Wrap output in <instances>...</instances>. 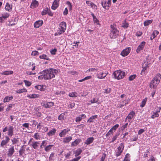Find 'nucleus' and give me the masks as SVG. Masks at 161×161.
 <instances>
[{
  "label": "nucleus",
  "instance_id": "nucleus-1",
  "mask_svg": "<svg viewBox=\"0 0 161 161\" xmlns=\"http://www.w3.org/2000/svg\"><path fill=\"white\" fill-rule=\"evenodd\" d=\"M45 75V80H50L54 78L55 75L58 73V70L55 69L50 68L43 71Z\"/></svg>",
  "mask_w": 161,
  "mask_h": 161
},
{
  "label": "nucleus",
  "instance_id": "nucleus-2",
  "mask_svg": "<svg viewBox=\"0 0 161 161\" xmlns=\"http://www.w3.org/2000/svg\"><path fill=\"white\" fill-rule=\"evenodd\" d=\"M161 79V75L157 74L155 77L151 80L149 86L150 88L156 89L158 84L159 83Z\"/></svg>",
  "mask_w": 161,
  "mask_h": 161
},
{
  "label": "nucleus",
  "instance_id": "nucleus-3",
  "mask_svg": "<svg viewBox=\"0 0 161 161\" xmlns=\"http://www.w3.org/2000/svg\"><path fill=\"white\" fill-rule=\"evenodd\" d=\"M66 28V24L64 22H62L60 23L59 27L57 32L55 33V36H59L63 33Z\"/></svg>",
  "mask_w": 161,
  "mask_h": 161
},
{
  "label": "nucleus",
  "instance_id": "nucleus-4",
  "mask_svg": "<svg viewBox=\"0 0 161 161\" xmlns=\"http://www.w3.org/2000/svg\"><path fill=\"white\" fill-rule=\"evenodd\" d=\"M114 78L119 80L123 78L125 75V73L123 71L118 70L115 71L113 74Z\"/></svg>",
  "mask_w": 161,
  "mask_h": 161
},
{
  "label": "nucleus",
  "instance_id": "nucleus-5",
  "mask_svg": "<svg viewBox=\"0 0 161 161\" xmlns=\"http://www.w3.org/2000/svg\"><path fill=\"white\" fill-rule=\"evenodd\" d=\"M111 30L110 33V36L111 38H115L119 34V31L114 25H111Z\"/></svg>",
  "mask_w": 161,
  "mask_h": 161
},
{
  "label": "nucleus",
  "instance_id": "nucleus-6",
  "mask_svg": "<svg viewBox=\"0 0 161 161\" xmlns=\"http://www.w3.org/2000/svg\"><path fill=\"white\" fill-rule=\"evenodd\" d=\"M161 108L160 107H156L154 110L151 113V118L152 119H154L156 117H158L159 115L158 113L160 112Z\"/></svg>",
  "mask_w": 161,
  "mask_h": 161
},
{
  "label": "nucleus",
  "instance_id": "nucleus-7",
  "mask_svg": "<svg viewBox=\"0 0 161 161\" xmlns=\"http://www.w3.org/2000/svg\"><path fill=\"white\" fill-rule=\"evenodd\" d=\"M124 148V145L122 143H121L117 148V151L115 152V154L116 156L118 157L121 154L123 151Z\"/></svg>",
  "mask_w": 161,
  "mask_h": 161
},
{
  "label": "nucleus",
  "instance_id": "nucleus-8",
  "mask_svg": "<svg viewBox=\"0 0 161 161\" xmlns=\"http://www.w3.org/2000/svg\"><path fill=\"white\" fill-rule=\"evenodd\" d=\"M111 1L110 0L103 1L102 2V5L103 8L105 9H108L110 5Z\"/></svg>",
  "mask_w": 161,
  "mask_h": 161
},
{
  "label": "nucleus",
  "instance_id": "nucleus-9",
  "mask_svg": "<svg viewBox=\"0 0 161 161\" xmlns=\"http://www.w3.org/2000/svg\"><path fill=\"white\" fill-rule=\"evenodd\" d=\"M131 50V48L128 47L123 50L121 53V55L122 56L125 57L127 56Z\"/></svg>",
  "mask_w": 161,
  "mask_h": 161
},
{
  "label": "nucleus",
  "instance_id": "nucleus-10",
  "mask_svg": "<svg viewBox=\"0 0 161 161\" xmlns=\"http://www.w3.org/2000/svg\"><path fill=\"white\" fill-rule=\"evenodd\" d=\"M145 44L146 42H145L143 41L141 42L138 47L136 49V51L138 53H140L141 51L143 50Z\"/></svg>",
  "mask_w": 161,
  "mask_h": 161
},
{
  "label": "nucleus",
  "instance_id": "nucleus-11",
  "mask_svg": "<svg viewBox=\"0 0 161 161\" xmlns=\"http://www.w3.org/2000/svg\"><path fill=\"white\" fill-rule=\"evenodd\" d=\"M36 89L41 91H44L47 89V86L45 85H41L36 86H35Z\"/></svg>",
  "mask_w": 161,
  "mask_h": 161
},
{
  "label": "nucleus",
  "instance_id": "nucleus-12",
  "mask_svg": "<svg viewBox=\"0 0 161 161\" xmlns=\"http://www.w3.org/2000/svg\"><path fill=\"white\" fill-rule=\"evenodd\" d=\"M14 128L12 126H10L8 128L7 135L9 136H12L14 135Z\"/></svg>",
  "mask_w": 161,
  "mask_h": 161
},
{
  "label": "nucleus",
  "instance_id": "nucleus-13",
  "mask_svg": "<svg viewBox=\"0 0 161 161\" xmlns=\"http://www.w3.org/2000/svg\"><path fill=\"white\" fill-rule=\"evenodd\" d=\"M135 113L133 111H131L128 115L126 118L125 121L128 120V122H130L132 119L135 116Z\"/></svg>",
  "mask_w": 161,
  "mask_h": 161
},
{
  "label": "nucleus",
  "instance_id": "nucleus-14",
  "mask_svg": "<svg viewBox=\"0 0 161 161\" xmlns=\"http://www.w3.org/2000/svg\"><path fill=\"white\" fill-rule=\"evenodd\" d=\"M107 75V73L104 72L97 73V78L99 79H103L105 78Z\"/></svg>",
  "mask_w": 161,
  "mask_h": 161
},
{
  "label": "nucleus",
  "instance_id": "nucleus-15",
  "mask_svg": "<svg viewBox=\"0 0 161 161\" xmlns=\"http://www.w3.org/2000/svg\"><path fill=\"white\" fill-rule=\"evenodd\" d=\"M59 0H55L52 4L51 8L53 10H55L58 6Z\"/></svg>",
  "mask_w": 161,
  "mask_h": 161
},
{
  "label": "nucleus",
  "instance_id": "nucleus-16",
  "mask_svg": "<svg viewBox=\"0 0 161 161\" xmlns=\"http://www.w3.org/2000/svg\"><path fill=\"white\" fill-rule=\"evenodd\" d=\"M5 139L4 140H3L1 143V146H3L7 144L10 140V139L8 136H5Z\"/></svg>",
  "mask_w": 161,
  "mask_h": 161
},
{
  "label": "nucleus",
  "instance_id": "nucleus-17",
  "mask_svg": "<svg viewBox=\"0 0 161 161\" xmlns=\"http://www.w3.org/2000/svg\"><path fill=\"white\" fill-rule=\"evenodd\" d=\"M129 100V99H127L126 98H125V99L122 101V104H119L118 105V107L121 108L124 106L126 105L127 104H128Z\"/></svg>",
  "mask_w": 161,
  "mask_h": 161
},
{
  "label": "nucleus",
  "instance_id": "nucleus-18",
  "mask_svg": "<svg viewBox=\"0 0 161 161\" xmlns=\"http://www.w3.org/2000/svg\"><path fill=\"white\" fill-rule=\"evenodd\" d=\"M43 24V21L42 20H39L36 21L34 24V26L36 28H38L41 26Z\"/></svg>",
  "mask_w": 161,
  "mask_h": 161
},
{
  "label": "nucleus",
  "instance_id": "nucleus-19",
  "mask_svg": "<svg viewBox=\"0 0 161 161\" xmlns=\"http://www.w3.org/2000/svg\"><path fill=\"white\" fill-rule=\"evenodd\" d=\"M38 5V2L36 0H33L31 3L30 7L32 8H35Z\"/></svg>",
  "mask_w": 161,
  "mask_h": 161
},
{
  "label": "nucleus",
  "instance_id": "nucleus-20",
  "mask_svg": "<svg viewBox=\"0 0 161 161\" xmlns=\"http://www.w3.org/2000/svg\"><path fill=\"white\" fill-rule=\"evenodd\" d=\"M14 152V146L11 147L9 148L8 151L7 155L9 157H11L13 154Z\"/></svg>",
  "mask_w": 161,
  "mask_h": 161
},
{
  "label": "nucleus",
  "instance_id": "nucleus-21",
  "mask_svg": "<svg viewBox=\"0 0 161 161\" xmlns=\"http://www.w3.org/2000/svg\"><path fill=\"white\" fill-rule=\"evenodd\" d=\"M40 96L39 94H28L27 95V97L30 98H38Z\"/></svg>",
  "mask_w": 161,
  "mask_h": 161
},
{
  "label": "nucleus",
  "instance_id": "nucleus-22",
  "mask_svg": "<svg viewBox=\"0 0 161 161\" xmlns=\"http://www.w3.org/2000/svg\"><path fill=\"white\" fill-rule=\"evenodd\" d=\"M70 130L69 129H65L62 130L61 132L59 133V136L61 137H63L65 135H66Z\"/></svg>",
  "mask_w": 161,
  "mask_h": 161
},
{
  "label": "nucleus",
  "instance_id": "nucleus-23",
  "mask_svg": "<svg viewBox=\"0 0 161 161\" xmlns=\"http://www.w3.org/2000/svg\"><path fill=\"white\" fill-rule=\"evenodd\" d=\"M86 118V115L84 114H82L80 115L79 116L76 117L75 121L76 122H78L80 121L82 119H85Z\"/></svg>",
  "mask_w": 161,
  "mask_h": 161
},
{
  "label": "nucleus",
  "instance_id": "nucleus-24",
  "mask_svg": "<svg viewBox=\"0 0 161 161\" xmlns=\"http://www.w3.org/2000/svg\"><path fill=\"white\" fill-rule=\"evenodd\" d=\"M54 103L53 102H47L43 105V106L45 108H49L53 106L54 105Z\"/></svg>",
  "mask_w": 161,
  "mask_h": 161
},
{
  "label": "nucleus",
  "instance_id": "nucleus-25",
  "mask_svg": "<svg viewBox=\"0 0 161 161\" xmlns=\"http://www.w3.org/2000/svg\"><path fill=\"white\" fill-rule=\"evenodd\" d=\"M94 140V139L93 137L88 138L85 142V144L87 145H89L93 142Z\"/></svg>",
  "mask_w": 161,
  "mask_h": 161
},
{
  "label": "nucleus",
  "instance_id": "nucleus-26",
  "mask_svg": "<svg viewBox=\"0 0 161 161\" xmlns=\"http://www.w3.org/2000/svg\"><path fill=\"white\" fill-rule=\"evenodd\" d=\"M81 140L80 139H76L74 141L71 143L72 146H77L80 142Z\"/></svg>",
  "mask_w": 161,
  "mask_h": 161
},
{
  "label": "nucleus",
  "instance_id": "nucleus-27",
  "mask_svg": "<svg viewBox=\"0 0 161 161\" xmlns=\"http://www.w3.org/2000/svg\"><path fill=\"white\" fill-rule=\"evenodd\" d=\"M72 139V137L71 136L66 137L63 138V142L64 143L69 142Z\"/></svg>",
  "mask_w": 161,
  "mask_h": 161
},
{
  "label": "nucleus",
  "instance_id": "nucleus-28",
  "mask_svg": "<svg viewBox=\"0 0 161 161\" xmlns=\"http://www.w3.org/2000/svg\"><path fill=\"white\" fill-rule=\"evenodd\" d=\"M159 33V32L156 30L154 31L152 34L150 39L152 40Z\"/></svg>",
  "mask_w": 161,
  "mask_h": 161
},
{
  "label": "nucleus",
  "instance_id": "nucleus-29",
  "mask_svg": "<svg viewBox=\"0 0 161 161\" xmlns=\"http://www.w3.org/2000/svg\"><path fill=\"white\" fill-rule=\"evenodd\" d=\"M13 73V72L12 70L6 71L1 73V74L2 75H12Z\"/></svg>",
  "mask_w": 161,
  "mask_h": 161
},
{
  "label": "nucleus",
  "instance_id": "nucleus-30",
  "mask_svg": "<svg viewBox=\"0 0 161 161\" xmlns=\"http://www.w3.org/2000/svg\"><path fill=\"white\" fill-rule=\"evenodd\" d=\"M39 145V143L37 142H34L32 143L31 146L35 149H37Z\"/></svg>",
  "mask_w": 161,
  "mask_h": 161
},
{
  "label": "nucleus",
  "instance_id": "nucleus-31",
  "mask_svg": "<svg viewBox=\"0 0 161 161\" xmlns=\"http://www.w3.org/2000/svg\"><path fill=\"white\" fill-rule=\"evenodd\" d=\"M56 131V130L55 129L53 128L49 131V132L47 133V135L49 136H51L54 135Z\"/></svg>",
  "mask_w": 161,
  "mask_h": 161
},
{
  "label": "nucleus",
  "instance_id": "nucleus-32",
  "mask_svg": "<svg viewBox=\"0 0 161 161\" xmlns=\"http://www.w3.org/2000/svg\"><path fill=\"white\" fill-rule=\"evenodd\" d=\"M97 117V115L92 116L88 120L87 122L89 123L93 122V119H95Z\"/></svg>",
  "mask_w": 161,
  "mask_h": 161
},
{
  "label": "nucleus",
  "instance_id": "nucleus-33",
  "mask_svg": "<svg viewBox=\"0 0 161 161\" xmlns=\"http://www.w3.org/2000/svg\"><path fill=\"white\" fill-rule=\"evenodd\" d=\"M98 100L99 99L97 97L93 98L90 101L91 103H88V105H90L91 103H97L98 101Z\"/></svg>",
  "mask_w": 161,
  "mask_h": 161
},
{
  "label": "nucleus",
  "instance_id": "nucleus-34",
  "mask_svg": "<svg viewBox=\"0 0 161 161\" xmlns=\"http://www.w3.org/2000/svg\"><path fill=\"white\" fill-rule=\"evenodd\" d=\"M91 15L93 17L94 22L97 25H99L98 20L97 19L96 17L94 16L93 13H91Z\"/></svg>",
  "mask_w": 161,
  "mask_h": 161
},
{
  "label": "nucleus",
  "instance_id": "nucleus-35",
  "mask_svg": "<svg viewBox=\"0 0 161 161\" xmlns=\"http://www.w3.org/2000/svg\"><path fill=\"white\" fill-rule=\"evenodd\" d=\"M13 98L12 96L10 97L7 96L5 97L3 99V102L6 103L9 102L10 100H12Z\"/></svg>",
  "mask_w": 161,
  "mask_h": 161
},
{
  "label": "nucleus",
  "instance_id": "nucleus-36",
  "mask_svg": "<svg viewBox=\"0 0 161 161\" xmlns=\"http://www.w3.org/2000/svg\"><path fill=\"white\" fill-rule=\"evenodd\" d=\"M5 9L6 10L10 11L12 9V7L8 3H7L6 5Z\"/></svg>",
  "mask_w": 161,
  "mask_h": 161
},
{
  "label": "nucleus",
  "instance_id": "nucleus-37",
  "mask_svg": "<svg viewBox=\"0 0 161 161\" xmlns=\"http://www.w3.org/2000/svg\"><path fill=\"white\" fill-rule=\"evenodd\" d=\"M27 90L25 88H23L22 89H19L16 91V92L17 93H21L24 92H27Z\"/></svg>",
  "mask_w": 161,
  "mask_h": 161
},
{
  "label": "nucleus",
  "instance_id": "nucleus-38",
  "mask_svg": "<svg viewBox=\"0 0 161 161\" xmlns=\"http://www.w3.org/2000/svg\"><path fill=\"white\" fill-rule=\"evenodd\" d=\"M78 95L77 93L75 92H73L71 93H70L69 94V96L70 97H76Z\"/></svg>",
  "mask_w": 161,
  "mask_h": 161
},
{
  "label": "nucleus",
  "instance_id": "nucleus-39",
  "mask_svg": "<svg viewBox=\"0 0 161 161\" xmlns=\"http://www.w3.org/2000/svg\"><path fill=\"white\" fill-rule=\"evenodd\" d=\"M39 74H42L41 75H40L38 77V79L39 80H42L43 79L45 80V76L44 72L42 71V73H40Z\"/></svg>",
  "mask_w": 161,
  "mask_h": 161
},
{
  "label": "nucleus",
  "instance_id": "nucleus-40",
  "mask_svg": "<svg viewBox=\"0 0 161 161\" xmlns=\"http://www.w3.org/2000/svg\"><path fill=\"white\" fill-rule=\"evenodd\" d=\"M82 150L80 149H79L78 150H76L74 153L75 154V157H77V156L79 155L81 153Z\"/></svg>",
  "mask_w": 161,
  "mask_h": 161
},
{
  "label": "nucleus",
  "instance_id": "nucleus-41",
  "mask_svg": "<svg viewBox=\"0 0 161 161\" xmlns=\"http://www.w3.org/2000/svg\"><path fill=\"white\" fill-rule=\"evenodd\" d=\"M130 155L129 153H127L125 156L123 161H130Z\"/></svg>",
  "mask_w": 161,
  "mask_h": 161
},
{
  "label": "nucleus",
  "instance_id": "nucleus-42",
  "mask_svg": "<svg viewBox=\"0 0 161 161\" xmlns=\"http://www.w3.org/2000/svg\"><path fill=\"white\" fill-rule=\"evenodd\" d=\"M53 146V145H49L48 146L46 147L45 148V150L46 152H49L50 150L52 148V147Z\"/></svg>",
  "mask_w": 161,
  "mask_h": 161
},
{
  "label": "nucleus",
  "instance_id": "nucleus-43",
  "mask_svg": "<svg viewBox=\"0 0 161 161\" xmlns=\"http://www.w3.org/2000/svg\"><path fill=\"white\" fill-rule=\"evenodd\" d=\"M152 22V20H146L144 22L145 26H147Z\"/></svg>",
  "mask_w": 161,
  "mask_h": 161
},
{
  "label": "nucleus",
  "instance_id": "nucleus-44",
  "mask_svg": "<svg viewBox=\"0 0 161 161\" xmlns=\"http://www.w3.org/2000/svg\"><path fill=\"white\" fill-rule=\"evenodd\" d=\"M39 58L42 59H46L47 60H50V59L49 58L47 57L46 55L45 54H43L42 55H40L39 56Z\"/></svg>",
  "mask_w": 161,
  "mask_h": 161
},
{
  "label": "nucleus",
  "instance_id": "nucleus-45",
  "mask_svg": "<svg viewBox=\"0 0 161 161\" xmlns=\"http://www.w3.org/2000/svg\"><path fill=\"white\" fill-rule=\"evenodd\" d=\"M129 26L128 23L126 22L125 20L124 22H123L122 24V27H123L125 28H127Z\"/></svg>",
  "mask_w": 161,
  "mask_h": 161
},
{
  "label": "nucleus",
  "instance_id": "nucleus-46",
  "mask_svg": "<svg viewBox=\"0 0 161 161\" xmlns=\"http://www.w3.org/2000/svg\"><path fill=\"white\" fill-rule=\"evenodd\" d=\"M55 153H51L49 157V160L50 161H53Z\"/></svg>",
  "mask_w": 161,
  "mask_h": 161
},
{
  "label": "nucleus",
  "instance_id": "nucleus-47",
  "mask_svg": "<svg viewBox=\"0 0 161 161\" xmlns=\"http://www.w3.org/2000/svg\"><path fill=\"white\" fill-rule=\"evenodd\" d=\"M148 67V65H145L144 64H143L142 68H143L142 72L141 73V74H142L143 72L146 70L147 68Z\"/></svg>",
  "mask_w": 161,
  "mask_h": 161
},
{
  "label": "nucleus",
  "instance_id": "nucleus-48",
  "mask_svg": "<svg viewBox=\"0 0 161 161\" xmlns=\"http://www.w3.org/2000/svg\"><path fill=\"white\" fill-rule=\"evenodd\" d=\"M147 101V98H145V99H144L142 102V103L140 105V106L142 107H144Z\"/></svg>",
  "mask_w": 161,
  "mask_h": 161
},
{
  "label": "nucleus",
  "instance_id": "nucleus-49",
  "mask_svg": "<svg viewBox=\"0 0 161 161\" xmlns=\"http://www.w3.org/2000/svg\"><path fill=\"white\" fill-rule=\"evenodd\" d=\"M9 16V14L8 13H5L2 15V17L5 20Z\"/></svg>",
  "mask_w": 161,
  "mask_h": 161
},
{
  "label": "nucleus",
  "instance_id": "nucleus-50",
  "mask_svg": "<svg viewBox=\"0 0 161 161\" xmlns=\"http://www.w3.org/2000/svg\"><path fill=\"white\" fill-rule=\"evenodd\" d=\"M119 125L118 124H116L114 125L110 130L114 132V131H115L116 129L119 127Z\"/></svg>",
  "mask_w": 161,
  "mask_h": 161
},
{
  "label": "nucleus",
  "instance_id": "nucleus-51",
  "mask_svg": "<svg viewBox=\"0 0 161 161\" xmlns=\"http://www.w3.org/2000/svg\"><path fill=\"white\" fill-rule=\"evenodd\" d=\"M97 69L95 68H90L89 69L87 70L86 71V72H94L96 71H97Z\"/></svg>",
  "mask_w": 161,
  "mask_h": 161
},
{
  "label": "nucleus",
  "instance_id": "nucleus-52",
  "mask_svg": "<svg viewBox=\"0 0 161 161\" xmlns=\"http://www.w3.org/2000/svg\"><path fill=\"white\" fill-rule=\"evenodd\" d=\"M111 88H107L106 89L104 90V92L106 94H108L110 92Z\"/></svg>",
  "mask_w": 161,
  "mask_h": 161
},
{
  "label": "nucleus",
  "instance_id": "nucleus-53",
  "mask_svg": "<svg viewBox=\"0 0 161 161\" xmlns=\"http://www.w3.org/2000/svg\"><path fill=\"white\" fill-rule=\"evenodd\" d=\"M24 83L25 84V85L26 86H31V83L30 81L26 80H24Z\"/></svg>",
  "mask_w": 161,
  "mask_h": 161
},
{
  "label": "nucleus",
  "instance_id": "nucleus-54",
  "mask_svg": "<svg viewBox=\"0 0 161 161\" xmlns=\"http://www.w3.org/2000/svg\"><path fill=\"white\" fill-rule=\"evenodd\" d=\"M64 113L61 114L58 117V119L59 120H62L64 119Z\"/></svg>",
  "mask_w": 161,
  "mask_h": 161
},
{
  "label": "nucleus",
  "instance_id": "nucleus-55",
  "mask_svg": "<svg viewBox=\"0 0 161 161\" xmlns=\"http://www.w3.org/2000/svg\"><path fill=\"white\" fill-rule=\"evenodd\" d=\"M39 54L38 52L36 51H34L32 52L31 55L32 56L38 55Z\"/></svg>",
  "mask_w": 161,
  "mask_h": 161
},
{
  "label": "nucleus",
  "instance_id": "nucleus-56",
  "mask_svg": "<svg viewBox=\"0 0 161 161\" xmlns=\"http://www.w3.org/2000/svg\"><path fill=\"white\" fill-rule=\"evenodd\" d=\"M136 75H132L130 76L129 77V80L130 81L133 80L136 78Z\"/></svg>",
  "mask_w": 161,
  "mask_h": 161
},
{
  "label": "nucleus",
  "instance_id": "nucleus-57",
  "mask_svg": "<svg viewBox=\"0 0 161 161\" xmlns=\"http://www.w3.org/2000/svg\"><path fill=\"white\" fill-rule=\"evenodd\" d=\"M34 137L36 140L40 139V136L39 134L38 133H36L34 134Z\"/></svg>",
  "mask_w": 161,
  "mask_h": 161
},
{
  "label": "nucleus",
  "instance_id": "nucleus-58",
  "mask_svg": "<svg viewBox=\"0 0 161 161\" xmlns=\"http://www.w3.org/2000/svg\"><path fill=\"white\" fill-rule=\"evenodd\" d=\"M24 151L25 150L23 149H20L19 151V155L22 156L24 153Z\"/></svg>",
  "mask_w": 161,
  "mask_h": 161
},
{
  "label": "nucleus",
  "instance_id": "nucleus-59",
  "mask_svg": "<svg viewBox=\"0 0 161 161\" xmlns=\"http://www.w3.org/2000/svg\"><path fill=\"white\" fill-rule=\"evenodd\" d=\"M47 14H48L50 16H53V14L51 12V11L50 10V9H48V8H47Z\"/></svg>",
  "mask_w": 161,
  "mask_h": 161
},
{
  "label": "nucleus",
  "instance_id": "nucleus-60",
  "mask_svg": "<svg viewBox=\"0 0 161 161\" xmlns=\"http://www.w3.org/2000/svg\"><path fill=\"white\" fill-rule=\"evenodd\" d=\"M81 158L80 156H79L76 158H75L69 161H78Z\"/></svg>",
  "mask_w": 161,
  "mask_h": 161
},
{
  "label": "nucleus",
  "instance_id": "nucleus-61",
  "mask_svg": "<svg viewBox=\"0 0 161 161\" xmlns=\"http://www.w3.org/2000/svg\"><path fill=\"white\" fill-rule=\"evenodd\" d=\"M113 132L111 130H110L106 134V136L107 137L108 136L110 135L111 134H113Z\"/></svg>",
  "mask_w": 161,
  "mask_h": 161
},
{
  "label": "nucleus",
  "instance_id": "nucleus-62",
  "mask_svg": "<svg viewBox=\"0 0 161 161\" xmlns=\"http://www.w3.org/2000/svg\"><path fill=\"white\" fill-rule=\"evenodd\" d=\"M47 8L46 9H45L43 10L42 12V15H44L47 14Z\"/></svg>",
  "mask_w": 161,
  "mask_h": 161
},
{
  "label": "nucleus",
  "instance_id": "nucleus-63",
  "mask_svg": "<svg viewBox=\"0 0 161 161\" xmlns=\"http://www.w3.org/2000/svg\"><path fill=\"white\" fill-rule=\"evenodd\" d=\"M13 105L12 104H9L7 108H6V111H8L10 109V108L12 107Z\"/></svg>",
  "mask_w": 161,
  "mask_h": 161
},
{
  "label": "nucleus",
  "instance_id": "nucleus-64",
  "mask_svg": "<svg viewBox=\"0 0 161 161\" xmlns=\"http://www.w3.org/2000/svg\"><path fill=\"white\" fill-rule=\"evenodd\" d=\"M86 3L88 6H91V7L92 6V4H93V3L89 1H86Z\"/></svg>",
  "mask_w": 161,
  "mask_h": 161
}]
</instances>
